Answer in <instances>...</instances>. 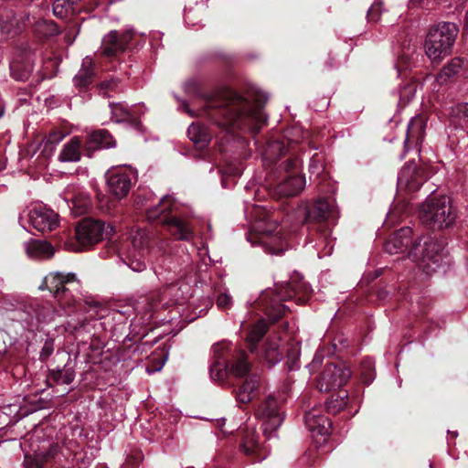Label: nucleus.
I'll return each mask as SVG.
<instances>
[{
  "instance_id": "obj_1",
  "label": "nucleus",
  "mask_w": 468,
  "mask_h": 468,
  "mask_svg": "<svg viewBox=\"0 0 468 468\" xmlns=\"http://www.w3.org/2000/svg\"><path fill=\"white\" fill-rule=\"evenodd\" d=\"M178 108L192 117H202L225 133L227 142L235 138V133H258L266 123L267 117L262 106L234 90H226L221 94L206 97L202 106L194 111L185 101H180Z\"/></svg>"
},
{
  "instance_id": "obj_2",
  "label": "nucleus",
  "mask_w": 468,
  "mask_h": 468,
  "mask_svg": "<svg viewBox=\"0 0 468 468\" xmlns=\"http://www.w3.org/2000/svg\"><path fill=\"white\" fill-rule=\"evenodd\" d=\"M388 254L408 252V257L417 262V266L426 276L445 272L450 263L441 243L431 237L412 239L410 227L401 228L385 243Z\"/></svg>"
},
{
  "instance_id": "obj_3",
  "label": "nucleus",
  "mask_w": 468,
  "mask_h": 468,
  "mask_svg": "<svg viewBox=\"0 0 468 468\" xmlns=\"http://www.w3.org/2000/svg\"><path fill=\"white\" fill-rule=\"evenodd\" d=\"M244 213L250 227L247 239L252 246L259 245L271 255H281L288 249L273 212L246 201Z\"/></svg>"
},
{
  "instance_id": "obj_4",
  "label": "nucleus",
  "mask_w": 468,
  "mask_h": 468,
  "mask_svg": "<svg viewBox=\"0 0 468 468\" xmlns=\"http://www.w3.org/2000/svg\"><path fill=\"white\" fill-rule=\"evenodd\" d=\"M311 292V286L303 281L282 282L280 285L276 284L275 289L263 290L256 304L273 323L285 314L286 306L282 302L297 295L308 296Z\"/></svg>"
},
{
  "instance_id": "obj_5",
  "label": "nucleus",
  "mask_w": 468,
  "mask_h": 468,
  "mask_svg": "<svg viewBox=\"0 0 468 468\" xmlns=\"http://www.w3.org/2000/svg\"><path fill=\"white\" fill-rule=\"evenodd\" d=\"M298 161L287 159L270 175L272 195L275 197H292L301 193L306 184L305 177L298 173Z\"/></svg>"
},
{
  "instance_id": "obj_6",
  "label": "nucleus",
  "mask_w": 468,
  "mask_h": 468,
  "mask_svg": "<svg viewBox=\"0 0 468 468\" xmlns=\"http://www.w3.org/2000/svg\"><path fill=\"white\" fill-rule=\"evenodd\" d=\"M459 28L454 23L441 22L431 27L424 43L427 57L432 62H440L452 52Z\"/></svg>"
},
{
  "instance_id": "obj_7",
  "label": "nucleus",
  "mask_w": 468,
  "mask_h": 468,
  "mask_svg": "<svg viewBox=\"0 0 468 468\" xmlns=\"http://www.w3.org/2000/svg\"><path fill=\"white\" fill-rule=\"evenodd\" d=\"M175 206L173 198L170 196H165L156 206L147 209V219L150 221L159 220L176 239L189 240L193 237V229L190 223L176 215L165 213L168 209L175 210Z\"/></svg>"
},
{
  "instance_id": "obj_8",
  "label": "nucleus",
  "mask_w": 468,
  "mask_h": 468,
  "mask_svg": "<svg viewBox=\"0 0 468 468\" xmlns=\"http://www.w3.org/2000/svg\"><path fill=\"white\" fill-rule=\"evenodd\" d=\"M56 311L49 304L43 305L37 300H27L11 313V320L19 323L28 332L39 330L41 324L51 321Z\"/></svg>"
},
{
  "instance_id": "obj_9",
  "label": "nucleus",
  "mask_w": 468,
  "mask_h": 468,
  "mask_svg": "<svg viewBox=\"0 0 468 468\" xmlns=\"http://www.w3.org/2000/svg\"><path fill=\"white\" fill-rule=\"evenodd\" d=\"M421 221L431 229L450 227L456 218L451 200L448 197H429L420 208Z\"/></svg>"
},
{
  "instance_id": "obj_10",
  "label": "nucleus",
  "mask_w": 468,
  "mask_h": 468,
  "mask_svg": "<svg viewBox=\"0 0 468 468\" xmlns=\"http://www.w3.org/2000/svg\"><path fill=\"white\" fill-rule=\"evenodd\" d=\"M46 287L54 297L59 302L60 305L69 307L74 303L73 291L79 290V282L74 273L64 274L62 272L48 273L39 287Z\"/></svg>"
},
{
  "instance_id": "obj_11",
  "label": "nucleus",
  "mask_w": 468,
  "mask_h": 468,
  "mask_svg": "<svg viewBox=\"0 0 468 468\" xmlns=\"http://www.w3.org/2000/svg\"><path fill=\"white\" fill-rule=\"evenodd\" d=\"M282 395H270L266 398L257 409L256 415L261 419L262 431L266 440H271L276 436V431L283 422L284 416L281 410V405L284 401Z\"/></svg>"
},
{
  "instance_id": "obj_12",
  "label": "nucleus",
  "mask_w": 468,
  "mask_h": 468,
  "mask_svg": "<svg viewBox=\"0 0 468 468\" xmlns=\"http://www.w3.org/2000/svg\"><path fill=\"white\" fill-rule=\"evenodd\" d=\"M129 239L133 249L128 252L123 262L135 272H141L146 269L144 257L152 239L149 232L139 227H132L129 230Z\"/></svg>"
},
{
  "instance_id": "obj_13",
  "label": "nucleus",
  "mask_w": 468,
  "mask_h": 468,
  "mask_svg": "<svg viewBox=\"0 0 468 468\" xmlns=\"http://www.w3.org/2000/svg\"><path fill=\"white\" fill-rule=\"evenodd\" d=\"M113 232L111 225L105 226L101 220L86 218L76 227V239L82 248L91 246Z\"/></svg>"
},
{
  "instance_id": "obj_14",
  "label": "nucleus",
  "mask_w": 468,
  "mask_h": 468,
  "mask_svg": "<svg viewBox=\"0 0 468 468\" xmlns=\"http://www.w3.org/2000/svg\"><path fill=\"white\" fill-rule=\"evenodd\" d=\"M352 372L345 364L327 363L317 381L320 391H330L346 384Z\"/></svg>"
},
{
  "instance_id": "obj_15",
  "label": "nucleus",
  "mask_w": 468,
  "mask_h": 468,
  "mask_svg": "<svg viewBox=\"0 0 468 468\" xmlns=\"http://www.w3.org/2000/svg\"><path fill=\"white\" fill-rule=\"evenodd\" d=\"M59 198L58 207L68 208L74 217L85 214L90 206L88 195L76 185H69Z\"/></svg>"
},
{
  "instance_id": "obj_16",
  "label": "nucleus",
  "mask_w": 468,
  "mask_h": 468,
  "mask_svg": "<svg viewBox=\"0 0 468 468\" xmlns=\"http://www.w3.org/2000/svg\"><path fill=\"white\" fill-rule=\"evenodd\" d=\"M35 58L36 53L30 48H17L9 64L11 76L19 81L28 80L34 70Z\"/></svg>"
},
{
  "instance_id": "obj_17",
  "label": "nucleus",
  "mask_w": 468,
  "mask_h": 468,
  "mask_svg": "<svg viewBox=\"0 0 468 468\" xmlns=\"http://www.w3.org/2000/svg\"><path fill=\"white\" fill-rule=\"evenodd\" d=\"M427 180L424 168L417 165L415 162H409L401 168L398 176V189L409 194L420 189Z\"/></svg>"
},
{
  "instance_id": "obj_18",
  "label": "nucleus",
  "mask_w": 468,
  "mask_h": 468,
  "mask_svg": "<svg viewBox=\"0 0 468 468\" xmlns=\"http://www.w3.org/2000/svg\"><path fill=\"white\" fill-rule=\"evenodd\" d=\"M231 351V344L222 341L212 346L213 361L209 367V375L213 381L223 382L229 372V354Z\"/></svg>"
},
{
  "instance_id": "obj_19",
  "label": "nucleus",
  "mask_w": 468,
  "mask_h": 468,
  "mask_svg": "<svg viewBox=\"0 0 468 468\" xmlns=\"http://www.w3.org/2000/svg\"><path fill=\"white\" fill-rule=\"evenodd\" d=\"M134 31L132 28L123 32L112 30L106 34L101 41V52L105 57H113L124 52L132 40Z\"/></svg>"
},
{
  "instance_id": "obj_20",
  "label": "nucleus",
  "mask_w": 468,
  "mask_h": 468,
  "mask_svg": "<svg viewBox=\"0 0 468 468\" xmlns=\"http://www.w3.org/2000/svg\"><path fill=\"white\" fill-rule=\"evenodd\" d=\"M134 181L135 174L133 171L116 169L107 173L108 190L118 199L128 195Z\"/></svg>"
},
{
  "instance_id": "obj_21",
  "label": "nucleus",
  "mask_w": 468,
  "mask_h": 468,
  "mask_svg": "<svg viewBox=\"0 0 468 468\" xmlns=\"http://www.w3.org/2000/svg\"><path fill=\"white\" fill-rule=\"evenodd\" d=\"M337 218L335 200L327 197L317 198L306 212V219L314 222H335Z\"/></svg>"
},
{
  "instance_id": "obj_22",
  "label": "nucleus",
  "mask_w": 468,
  "mask_h": 468,
  "mask_svg": "<svg viewBox=\"0 0 468 468\" xmlns=\"http://www.w3.org/2000/svg\"><path fill=\"white\" fill-rule=\"evenodd\" d=\"M241 432V452L248 456L254 457V463L265 460L268 456V450L266 446L261 445L259 442L260 435L257 433L255 429L253 427L247 426Z\"/></svg>"
},
{
  "instance_id": "obj_23",
  "label": "nucleus",
  "mask_w": 468,
  "mask_h": 468,
  "mask_svg": "<svg viewBox=\"0 0 468 468\" xmlns=\"http://www.w3.org/2000/svg\"><path fill=\"white\" fill-rule=\"evenodd\" d=\"M58 218L57 213L41 204L34 206L28 213L29 222L41 232L53 230L58 224Z\"/></svg>"
},
{
  "instance_id": "obj_24",
  "label": "nucleus",
  "mask_w": 468,
  "mask_h": 468,
  "mask_svg": "<svg viewBox=\"0 0 468 468\" xmlns=\"http://www.w3.org/2000/svg\"><path fill=\"white\" fill-rule=\"evenodd\" d=\"M418 57L416 45L410 42L403 43L400 51L398 53V59L395 64L399 78L406 80L408 72L416 66Z\"/></svg>"
},
{
  "instance_id": "obj_25",
  "label": "nucleus",
  "mask_w": 468,
  "mask_h": 468,
  "mask_svg": "<svg viewBox=\"0 0 468 468\" xmlns=\"http://www.w3.org/2000/svg\"><path fill=\"white\" fill-rule=\"evenodd\" d=\"M304 422L313 437L320 436L323 441H325L331 431V421L328 418L322 415L319 410L312 409L304 414Z\"/></svg>"
},
{
  "instance_id": "obj_26",
  "label": "nucleus",
  "mask_w": 468,
  "mask_h": 468,
  "mask_svg": "<svg viewBox=\"0 0 468 468\" xmlns=\"http://www.w3.org/2000/svg\"><path fill=\"white\" fill-rule=\"evenodd\" d=\"M116 142L106 130H97L87 135L83 145L84 154L91 157L94 151L115 147Z\"/></svg>"
},
{
  "instance_id": "obj_27",
  "label": "nucleus",
  "mask_w": 468,
  "mask_h": 468,
  "mask_svg": "<svg viewBox=\"0 0 468 468\" xmlns=\"http://www.w3.org/2000/svg\"><path fill=\"white\" fill-rule=\"evenodd\" d=\"M261 387V378L257 374L248 375L235 390L237 401L249 403L252 401Z\"/></svg>"
},
{
  "instance_id": "obj_28",
  "label": "nucleus",
  "mask_w": 468,
  "mask_h": 468,
  "mask_svg": "<svg viewBox=\"0 0 468 468\" xmlns=\"http://www.w3.org/2000/svg\"><path fill=\"white\" fill-rule=\"evenodd\" d=\"M229 372L237 378H246L251 368L244 351L236 350L231 344V351L229 354Z\"/></svg>"
},
{
  "instance_id": "obj_29",
  "label": "nucleus",
  "mask_w": 468,
  "mask_h": 468,
  "mask_svg": "<svg viewBox=\"0 0 468 468\" xmlns=\"http://www.w3.org/2000/svg\"><path fill=\"white\" fill-rule=\"evenodd\" d=\"M83 145L84 144L80 136L71 137L69 141L62 146L58 160L61 163H77L80 161Z\"/></svg>"
},
{
  "instance_id": "obj_30",
  "label": "nucleus",
  "mask_w": 468,
  "mask_h": 468,
  "mask_svg": "<svg viewBox=\"0 0 468 468\" xmlns=\"http://www.w3.org/2000/svg\"><path fill=\"white\" fill-rule=\"evenodd\" d=\"M261 357L269 367L279 364L283 358V351L281 349V339L271 337L264 344Z\"/></svg>"
},
{
  "instance_id": "obj_31",
  "label": "nucleus",
  "mask_w": 468,
  "mask_h": 468,
  "mask_svg": "<svg viewBox=\"0 0 468 468\" xmlns=\"http://www.w3.org/2000/svg\"><path fill=\"white\" fill-rule=\"evenodd\" d=\"M27 257L35 260L48 259L54 254V249L46 240L30 239L24 243Z\"/></svg>"
},
{
  "instance_id": "obj_32",
  "label": "nucleus",
  "mask_w": 468,
  "mask_h": 468,
  "mask_svg": "<svg viewBox=\"0 0 468 468\" xmlns=\"http://www.w3.org/2000/svg\"><path fill=\"white\" fill-rule=\"evenodd\" d=\"M450 126L463 131L468 130V102L457 103L449 109Z\"/></svg>"
},
{
  "instance_id": "obj_33",
  "label": "nucleus",
  "mask_w": 468,
  "mask_h": 468,
  "mask_svg": "<svg viewBox=\"0 0 468 468\" xmlns=\"http://www.w3.org/2000/svg\"><path fill=\"white\" fill-rule=\"evenodd\" d=\"M95 69L92 58L89 56L82 59L81 67L73 78V84L76 88H87L94 80Z\"/></svg>"
},
{
  "instance_id": "obj_34",
  "label": "nucleus",
  "mask_w": 468,
  "mask_h": 468,
  "mask_svg": "<svg viewBox=\"0 0 468 468\" xmlns=\"http://www.w3.org/2000/svg\"><path fill=\"white\" fill-rule=\"evenodd\" d=\"M187 135L199 149L207 147L213 136L206 126L199 123H192L187 129Z\"/></svg>"
},
{
  "instance_id": "obj_35",
  "label": "nucleus",
  "mask_w": 468,
  "mask_h": 468,
  "mask_svg": "<svg viewBox=\"0 0 468 468\" xmlns=\"http://www.w3.org/2000/svg\"><path fill=\"white\" fill-rule=\"evenodd\" d=\"M58 451V445H52L48 451H35L34 455L27 453L24 460L25 468H42L45 462L54 457Z\"/></svg>"
},
{
  "instance_id": "obj_36",
  "label": "nucleus",
  "mask_w": 468,
  "mask_h": 468,
  "mask_svg": "<svg viewBox=\"0 0 468 468\" xmlns=\"http://www.w3.org/2000/svg\"><path fill=\"white\" fill-rule=\"evenodd\" d=\"M178 284L174 283L171 285H167L162 289L160 292H154L148 298H145L143 301V303L149 305L148 309L143 314V320L148 321L152 318L153 314L152 311L156 307V298H159L158 302L161 303L165 297L169 295L172 292H175L178 289Z\"/></svg>"
},
{
  "instance_id": "obj_37",
  "label": "nucleus",
  "mask_w": 468,
  "mask_h": 468,
  "mask_svg": "<svg viewBox=\"0 0 468 468\" xmlns=\"http://www.w3.org/2000/svg\"><path fill=\"white\" fill-rule=\"evenodd\" d=\"M463 67V60L461 58H454L450 60L437 74L436 81L439 85H442L447 82L449 79L457 75Z\"/></svg>"
},
{
  "instance_id": "obj_38",
  "label": "nucleus",
  "mask_w": 468,
  "mask_h": 468,
  "mask_svg": "<svg viewBox=\"0 0 468 468\" xmlns=\"http://www.w3.org/2000/svg\"><path fill=\"white\" fill-rule=\"evenodd\" d=\"M243 167L240 163L231 162L226 165L221 170L222 187H230L235 183V179L242 174Z\"/></svg>"
},
{
  "instance_id": "obj_39",
  "label": "nucleus",
  "mask_w": 468,
  "mask_h": 468,
  "mask_svg": "<svg viewBox=\"0 0 468 468\" xmlns=\"http://www.w3.org/2000/svg\"><path fill=\"white\" fill-rule=\"evenodd\" d=\"M75 378L73 367L65 365L63 367H57L50 371L48 380L58 385H69Z\"/></svg>"
},
{
  "instance_id": "obj_40",
  "label": "nucleus",
  "mask_w": 468,
  "mask_h": 468,
  "mask_svg": "<svg viewBox=\"0 0 468 468\" xmlns=\"http://www.w3.org/2000/svg\"><path fill=\"white\" fill-rule=\"evenodd\" d=\"M80 0H55L53 2V14L58 18L68 17L74 14Z\"/></svg>"
},
{
  "instance_id": "obj_41",
  "label": "nucleus",
  "mask_w": 468,
  "mask_h": 468,
  "mask_svg": "<svg viewBox=\"0 0 468 468\" xmlns=\"http://www.w3.org/2000/svg\"><path fill=\"white\" fill-rule=\"evenodd\" d=\"M34 32L39 37H50L58 34L57 24L48 19H39L34 24Z\"/></svg>"
},
{
  "instance_id": "obj_42",
  "label": "nucleus",
  "mask_w": 468,
  "mask_h": 468,
  "mask_svg": "<svg viewBox=\"0 0 468 468\" xmlns=\"http://www.w3.org/2000/svg\"><path fill=\"white\" fill-rule=\"evenodd\" d=\"M267 330L268 324L264 319L259 320L251 326L247 336L250 352H253L255 350L256 343H258L264 336Z\"/></svg>"
},
{
  "instance_id": "obj_43",
  "label": "nucleus",
  "mask_w": 468,
  "mask_h": 468,
  "mask_svg": "<svg viewBox=\"0 0 468 468\" xmlns=\"http://www.w3.org/2000/svg\"><path fill=\"white\" fill-rule=\"evenodd\" d=\"M20 31L17 19L15 16L0 19V40L16 36Z\"/></svg>"
},
{
  "instance_id": "obj_44",
  "label": "nucleus",
  "mask_w": 468,
  "mask_h": 468,
  "mask_svg": "<svg viewBox=\"0 0 468 468\" xmlns=\"http://www.w3.org/2000/svg\"><path fill=\"white\" fill-rule=\"evenodd\" d=\"M66 133L60 131H54L43 141V153L47 155H51L58 145L64 138Z\"/></svg>"
},
{
  "instance_id": "obj_45",
  "label": "nucleus",
  "mask_w": 468,
  "mask_h": 468,
  "mask_svg": "<svg viewBox=\"0 0 468 468\" xmlns=\"http://www.w3.org/2000/svg\"><path fill=\"white\" fill-rule=\"evenodd\" d=\"M425 125L420 118H413L408 124L407 136L404 144H408L415 137H420L424 132Z\"/></svg>"
},
{
  "instance_id": "obj_46",
  "label": "nucleus",
  "mask_w": 468,
  "mask_h": 468,
  "mask_svg": "<svg viewBox=\"0 0 468 468\" xmlns=\"http://www.w3.org/2000/svg\"><path fill=\"white\" fill-rule=\"evenodd\" d=\"M348 400L347 393L343 395L333 396L330 399L326 400V410L331 414H336L345 408Z\"/></svg>"
},
{
  "instance_id": "obj_47",
  "label": "nucleus",
  "mask_w": 468,
  "mask_h": 468,
  "mask_svg": "<svg viewBox=\"0 0 468 468\" xmlns=\"http://www.w3.org/2000/svg\"><path fill=\"white\" fill-rule=\"evenodd\" d=\"M417 91V84L411 80V79L405 82L403 85L399 86L398 90V93L399 96V101L403 104L408 103L413 97Z\"/></svg>"
},
{
  "instance_id": "obj_48",
  "label": "nucleus",
  "mask_w": 468,
  "mask_h": 468,
  "mask_svg": "<svg viewBox=\"0 0 468 468\" xmlns=\"http://www.w3.org/2000/svg\"><path fill=\"white\" fill-rule=\"evenodd\" d=\"M120 90V80L112 77L109 80L101 81L98 85L99 94L103 97H111L112 92H117Z\"/></svg>"
},
{
  "instance_id": "obj_49",
  "label": "nucleus",
  "mask_w": 468,
  "mask_h": 468,
  "mask_svg": "<svg viewBox=\"0 0 468 468\" xmlns=\"http://www.w3.org/2000/svg\"><path fill=\"white\" fill-rule=\"evenodd\" d=\"M286 153V148L282 142L273 141L268 144V146L263 154L264 161L271 160L272 157L282 156Z\"/></svg>"
},
{
  "instance_id": "obj_50",
  "label": "nucleus",
  "mask_w": 468,
  "mask_h": 468,
  "mask_svg": "<svg viewBox=\"0 0 468 468\" xmlns=\"http://www.w3.org/2000/svg\"><path fill=\"white\" fill-rule=\"evenodd\" d=\"M361 378L367 385L371 384L375 379L374 362L372 359L367 358L363 361L361 365Z\"/></svg>"
},
{
  "instance_id": "obj_51",
  "label": "nucleus",
  "mask_w": 468,
  "mask_h": 468,
  "mask_svg": "<svg viewBox=\"0 0 468 468\" xmlns=\"http://www.w3.org/2000/svg\"><path fill=\"white\" fill-rule=\"evenodd\" d=\"M109 107L112 112V120L116 122H121L129 116L128 109L122 103H110Z\"/></svg>"
},
{
  "instance_id": "obj_52",
  "label": "nucleus",
  "mask_w": 468,
  "mask_h": 468,
  "mask_svg": "<svg viewBox=\"0 0 468 468\" xmlns=\"http://www.w3.org/2000/svg\"><path fill=\"white\" fill-rule=\"evenodd\" d=\"M80 33V23L74 21L69 25L67 31L65 32V41L68 45H72Z\"/></svg>"
},
{
  "instance_id": "obj_53",
  "label": "nucleus",
  "mask_w": 468,
  "mask_h": 468,
  "mask_svg": "<svg viewBox=\"0 0 468 468\" xmlns=\"http://www.w3.org/2000/svg\"><path fill=\"white\" fill-rule=\"evenodd\" d=\"M131 315L130 309L123 310H112L106 316H102L105 320H108L110 317L117 323H122L124 320L128 319Z\"/></svg>"
},
{
  "instance_id": "obj_54",
  "label": "nucleus",
  "mask_w": 468,
  "mask_h": 468,
  "mask_svg": "<svg viewBox=\"0 0 468 468\" xmlns=\"http://www.w3.org/2000/svg\"><path fill=\"white\" fill-rule=\"evenodd\" d=\"M382 3L375 2L367 10V18L369 21L378 22L383 13Z\"/></svg>"
},
{
  "instance_id": "obj_55",
  "label": "nucleus",
  "mask_w": 468,
  "mask_h": 468,
  "mask_svg": "<svg viewBox=\"0 0 468 468\" xmlns=\"http://www.w3.org/2000/svg\"><path fill=\"white\" fill-rule=\"evenodd\" d=\"M216 303L218 309H229L232 305V297L228 292H220L216 299Z\"/></svg>"
},
{
  "instance_id": "obj_56",
  "label": "nucleus",
  "mask_w": 468,
  "mask_h": 468,
  "mask_svg": "<svg viewBox=\"0 0 468 468\" xmlns=\"http://www.w3.org/2000/svg\"><path fill=\"white\" fill-rule=\"evenodd\" d=\"M349 346V341L346 336H345L343 334L337 335L333 342H332V347L334 348V351H342Z\"/></svg>"
},
{
  "instance_id": "obj_57",
  "label": "nucleus",
  "mask_w": 468,
  "mask_h": 468,
  "mask_svg": "<svg viewBox=\"0 0 468 468\" xmlns=\"http://www.w3.org/2000/svg\"><path fill=\"white\" fill-rule=\"evenodd\" d=\"M324 167L320 160L316 159L314 156L309 165V172L312 176H315L316 177L320 176L324 173Z\"/></svg>"
},
{
  "instance_id": "obj_58",
  "label": "nucleus",
  "mask_w": 468,
  "mask_h": 468,
  "mask_svg": "<svg viewBox=\"0 0 468 468\" xmlns=\"http://www.w3.org/2000/svg\"><path fill=\"white\" fill-rule=\"evenodd\" d=\"M53 353V344L51 341H46L40 352V358L47 359Z\"/></svg>"
},
{
  "instance_id": "obj_59",
  "label": "nucleus",
  "mask_w": 468,
  "mask_h": 468,
  "mask_svg": "<svg viewBox=\"0 0 468 468\" xmlns=\"http://www.w3.org/2000/svg\"><path fill=\"white\" fill-rule=\"evenodd\" d=\"M299 355V349L297 347H293L289 353H288V359L292 360V364L289 366L290 370L295 369L298 367L297 366V358Z\"/></svg>"
},
{
  "instance_id": "obj_60",
  "label": "nucleus",
  "mask_w": 468,
  "mask_h": 468,
  "mask_svg": "<svg viewBox=\"0 0 468 468\" xmlns=\"http://www.w3.org/2000/svg\"><path fill=\"white\" fill-rule=\"evenodd\" d=\"M467 2L468 0H453V4L455 5V10L460 12V11H463L464 9L465 10V20H466V23H468V5H467Z\"/></svg>"
},
{
  "instance_id": "obj_61",
  "label": "nucleus",
  "mask_w": 468,
  "mask_h": 468,
  "mask_svg": "<svg viewBox=\"0 0 468 468\" xmlns=\"http://www.w3.org/2000/svg\"><path fill=\"white\" fill-rule=\"evenodd\" d=\"M4 112H5L4 101H3L2 97L0 96V117L3 116Z\"/></svg>"
},
{
  "instance_id": "obj_62",
  "label": "nucleus",
  "mask_w": 468,
  "mask_h": 468,
  "mask_svg": "<svg viewBox=\"0 0 468 468\" xmlns=\"http://www.w3.org/2000/svg\"><path fill=\"white\" fill-rule=\"evenodd\" d=\"M318 363H320V358L318 357V356H314V360H313V362L311 363V366H312L313 367H315V365H316V364H318Z\"/></svg>"
},
{
  "instance_id": "obj_63",
  "label": "nucleus",
  "mask_w": 468,
  "mask_h": 468,
  "mask_svg": "<svg viewBox=\"0 0 468 468\" xmlns=\"http://www.w3.org/2000/svg\"><path fill=\"white\" fill-rule=\"evenodd\" d=\"M212 304H213V301L210 298H208L207 301L206 306L207 307H211Z\"/></svg>"
},
{
  "instance_id": "obj_64",
  "label": "nucleus",
  "mask_w": 468,
  "mask_h": 468,
  "mask_svg": "<svg viewBox=\"0 0 468 468\" xmlns=\"http://www.w3.org/2000/svg\"><path fill=\"white\" fill-rule=\"evenodd\" d=\"M332 249H333V245L329 247L328 251H327V252H325L324 254H325V255H327V254H328V255H329V254H331V250H332Z\"/></svg>"
}]
</instances>
